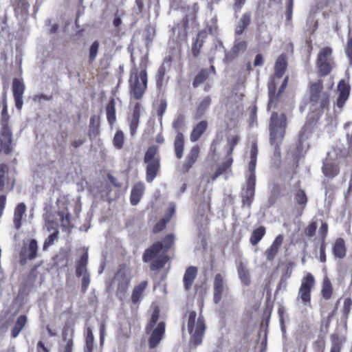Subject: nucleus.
Listing matches in <instances>:
<instances>
[{"instance_id": "47", "label": "nucleus", "mask_w": 352, "mask_h": 352, "mask_svg": "<svg viewBox=\"0 0 352 352\" xmlns=\"http://www.w3.org/2000/svg\"><path fill=\"white\" fill-rule=\"evenodd\" d=\"M124 138L123 132L121 131H117L113 140L114 146L118 149L122 148L124 144Z\"/></svg>"}, {"instance_id": "12", "label": "nucleus", "mask_w": 352, "mask_h": 352, "mask_svg": "<svg viewBox=\"0 0 352 352\" xmlns=\"http://www.w3.org/2000/svg\"><path fill=\"white\" fill-rule=\"evenodd\" d=\"M131 276L126 269L120 270L115 276L114 283L117 284V296L122 300L126 294Z\"/></svg>"}, {"instance_id": "59", "label": "nucleus", "mask_w": 352, "mask_h": 352, "mask_svg": "<svg viewBox=\"0 0 352 352\" xmlns=\"http://www.w3.org/2000/svg\"><path fill=\"white\" fill-rule=\"evenodd\" d=\"M293 6H294V1L293 0H287L286 16L288 20H290L292 19Z\"/></svg>"}, {"instance_id": "34", "label": "nucleus", "mask_w": 352, "mask_h": 352, "mask_svg": "<svg viewBox=\"0 0 352 352\" xmlns=\"http://www.w3.org/2000/svg\"><path fill=\"white\" fill-rule=\"evenodd\" d=\"M87 261L88 255L87 253H85L81 256L80 260L79 261L76 267V273L78 276H81L84 274H88L87 271Z\"/></svg>"}, {"instance_id": "9", "label": "nucleus", "mask_w": 352, "mask_h": 352, "mask_svg": "<svg viewBox=\"0 0 352 352\" xmlns=\"http://www.w3.org/2000/svg\"><path fill=\"white\" fill-rule=\"evenodd\" d=\"M341 151L332 148L328 153L322 167L323 173L329 177L336 176L340 170L339 164L341 160Z\"/></svg>"}, {"instance_id": "17", "label": "nucleus", "mask_w": 352, "mask_h": 352, "mask_svg": "<svg viewBox=\"0 0 352 352\" xmlns=\"http://www.w3.org/2000/svg\"><path fill=\"white\" fill-rule=\"evenodd\" d=\"M25 90V85L22 79L14 78L12 82V92L15 101V106L18 109L22 108L23 100V94Z\"/></svg>"}, {"instance_id": "62", "label": "nucleus", "mask_w": 352, "mask_h": 352, "mask_svg": "<svg viewBox=\"0 0 352 352\" xmlns=\"http://www.w3.org/2000/svg\"><path fill=\"white\" fill-rule=\"evenodd\" d=\"M238 141H239V138L237 136H232L229 138L228 142L230 145V148L228 154L231 155V153L234 149V147L238 143Z\"/></svg>"}, {"instance_id": "27", "label": "nucleus", "mask_w": 352, "mask_h": 352, "mask_svg": "<svg viewBox=\"0 0 352 352\" xmlns=\"http://www.w3.org/2000/svg\"><path fill=\"white\" fill-rule=\"evenodd\" d=\"M283 241V236L282 235H278L276 236L271 247L267 252V257L268 260H272L275 256L276 255L280 246L281 245Z\"/></svg>"}, {"instance_id": "48", "label": "nucleus", "mask_w": 352, "mask_h": 352, "mask_svg": "<svg viewBox=\"0 0 352 352\" xmlns=\"http://www.w3.org/2000/svg\"><path fill=\"white\" fill-rule=\"evenodd\" d=\"M167 107V103L166 100H161L158 104L157 114L159 116L160 122L162 124V116L164 114L166 109Z\"/></svg>"}, {"instance_id": "16", "label": "nucleus", "mask_w": 352, "mask_h": 352, "mask_svg": "<svg viewBox=\"0 0 352 352\" xmlns=\"http://www.w3.org/2000/svg\"><path fill=\"white\" fill-rule=\"evenodd\" d=\"M314 125L315 122H309L308 119L299 133V147L302 151L307 150L309 146V143L306 141L311 137Z\"/></svg>"}, {"instance_id": "58", "label": "nucleus", "mask_w": 352, "mask_h": 352, "mask_svg": "<svg viewBox=\"0 0 352 352\" xmlns=\"http://www.w3.org/2000/svg\"><path fill=\"white\" fill-rule=\"evenodd\" d=\"M246 48V43L243 41H236L234 46V50L236 52L245 50Z\"/></svg>"}, {"instance_id": "28", "label": "nucleus", "mask_w": 352, "mask_h": 352, "mask_svg": "<svg viewBox=\"0 0 352 352\" xmlns=\"http://www.w3.org/2000/svg\"><path fill=\"white\" fill-rule=\"evenodd\" d=\"M184 145V136L181 132H178L174 142L175 153L178 159H181L183 157Z\"/></svg>"}, {"instance_id": "2", "label": "nucleus", "mask_w": 352, "mask_h": 352, "mask_svg": "<svg viewBox=\"0 0 352 352\" xmlns=\"http://www.w3.org/2000/svg\"><path fill=\"white\" fill-rule=\"evenodd\" d=\"M258 148L256 143L252 144L250 151V162L248 165V171L245 175V183L242 190V201L244 206H250L254 197L256 175L255 168Z\"/></svg>"}, {"instance_id": "8", "label": "nucleus", "mask_w": 352, "mask_h": 352, "mask_svg": "<svg viewBox=\"0 0 352 352\" xmlns=\"http://www.w3.org/2000/svg\"><path fill=\"white\" fill-rule=\"evenodd\" d=\"M316 65L320 76L328 75L336 67L331 47H325L320 49L317 56Z\"/></svg>"}, {"instance_id": "22", "label": "nucleus", "mask_w": 352, "mask_h": 352, "mask_svg": "<svg viewBox=\"0 0 352 352\" xmlns=\"http://www.w3.org/2000/svg\"><path fill=\"white\" fill-rule=\"evenodd\" d=\"M144 192V185L143 183H137L133 188L131 193V203L132 205H137Z\"/></svg>"}, {"instance_id": "3", "label": "nucleus", "mask_w": 352, "mask_h": 352, "mask_svg": "<svg viewBox=\"0 0 352 352\" xmlns=\"http://www.w3.org/2000/svg\"><path fill=\"white\" fill-rule=\"evenodd\" d=\"M287 118L285 113H273L270 122V140L274 146V154L280 156L279 144L282 142L285 134Z\"/></svg>"}, {"instance_id": "10", "label": "nucleus", "mask_w": 352, "mask_h": 352, "mask_svg": "<svg viewBox=\"0 0 352 352\" xmlns=\"http://www.w3.org/2000/svg\"><path fill=\"white\" fill-rule=\"evenodd\" d=\"M15 170L6 164H0V190L11 191L15 184Z\"/></svg>"}, {"instance_id": "51", "label": "nucleus", "mask_w": 352, "mask_h": 352, "mask_svg": "<svg viewBox=\"0 0 352 352\" xmlns=\"http://www.w3.org/2000/svg\"><path fill=\"white\" fill-rule=\"evenodd\" d=\"M14 5L16 10H21L22 12H27L29 8V4L27 0H16Z\"/></svg>"}, {"instance_id": "40", "label": "nucleus", "mask_w": 352, "mask_h": 352, "mask_svg": "<svg viewBox=\"0 0 352 352\" xmlns=\"http://www.w3.org/2000/svg\"><path fill=\"white\" fill-rule=\"evenodd\" d=\"M182 28H180L179 25H177L173 28L174 34L177 32V38L183 41L186 36V28L188 26V16H186L183 20Z\"/></svg>"}, {"instance_id": "57", "label": "nucleus", "mask_w": 352, "mask_h": 352, "mask_svg": "<svg viewBox=\"0 0 352 352\" xmlns=\"http://www.w3.org/2000/svg\"><path fill=\"white\" fill-rule=\"evenodd\" d=\"M82 276V291L85 292L90 283L89 274H84Z\"/></svg>"}, {"instance_id": "21", "label": "nucleus", "mask_w": 352, "mask_h": 352, "mask_svg": "<svg viewBox=\"0 0 352 352\" xmlns=\"http://www.w3.org/2000/svg\"><path fill=\"white\" fill-rule=\"evenodd\" d=\"M26 211V206L24 203L19 204L14 212L13 223L16 229H19L21 226V220Z\"/></svg>"}, {"instance_id": "55", "label": "nucleus", "mask_w": 352, "mask_h": 352, "mask_svg": "<svg viewBox=\"0 0 352 352\" xmlns=\"http://www.w3.org/2000/svg\"><path fill=\"white\" fill-rule=\"evenodd\" d=\"M352 309V300L350 298H346L344 301L343 311L346 316Z\"/></svg>"}, {"instance_id": "5", "label": "nucleus", "mask_w": 352, "mask_h": 352, "mask_svg": "<svg viewBox=\"0 0 352 352\" xmlns=\"http://www.w3.org/2000/svg\"><path fill=\"white\" fill-rule=\"evenodd\" d=\"M186 327L190 334V341L195 345L200 344L205 333L206 325L202 316H197L195 311H188L186 314Z\"/></svg>"}, {"instance_id": "26", "label": "nucleus", "mask_w": 352, "mask_h": 352, "mask_svg": "<svg viewBox=\"0 0 352 352\" xmlns=\"http://www.w3.org/2000/svg\"><path fill=\"white\" fill-rule=\"evenodd\" d=\"M287 57L285 54L278 56L275 63V75L278 78H281L287 69Z\"/></svg>"}, {"instance_id": "63", "label": "nucleus", "mask_w": 352, "mask_h": 352, "mask_svg": "<svg viewBox=\"0 0 352 352\" xmlns=\"http://www.w3.org/2000/svg\"><path fill=\"white\" fill-rule=\"evenodd\" d=\"M328 231V226L327 223H324L321 225L319 229V234H322V239L324 241Z\"/></svg>"}, {"instance_id": "61", "label": "nucleus", "mask_w": 352, "mask_h": 352, "mask_svg": "<svg viewBox=\"0 0 352 352\" xmlns=\"http://www.w3.org/2000/svg\"><path fill=\"white\" fill-rule=\"evenodd\" d=\"M317 228V224L315 222L311 223L306 229V234L309 236H312Z\"/></svg>"}, {"instance_id": "41", "label": "nucleus", "mask_w": 352, "mask_h": 352, "mask_svg": "<svg viewBox=\"0 0 352 352\" xmlns=\"http://www.w3.org/2000/svg\"><path fill=\"white\" fill-rule=\"evenodd\" d=\"M322 295L324 298L328 300L331 298L332 294L331 283L328 278L323 280L322 287L321 290Z\"/></svg>"}, {"instance_id": "42", "label": "nucleus", "mask_w": 352, "mask_h": 352, "mask_svg": "<svg viewBox=\"0 0 352 352\" xmlns=\"http://www.w3.org/2000/svg\"><path fill=\"white\" fill-rule=\"evenodd\" d=\"M94 348V336L90 327H87L85 336V352H92Z\"/></svg>"}, {"instance_id": "30", "label": "nucleus", "mask_w": 352, "mask_h": 352, "mask_svg": "<svg viewBox=\"0 0 352 352\" xmlns=\"http://www.w3.org/2000/svg\"><path fill=\"white\" fill-rule=\"evenodd\" d=\"M238 274L243 284L245 285H249L250 284V273L247 265L243 263H239L238 266Z\"/></svg>"}, {"instance_id": "6", "label": "nucleus", "mask_w": 352, "mask_h": 352, "mask_svg": "<svg viewBox=\"0 0 352 352\" xmlns=\"http://www.w3.org/2000/svg\"><path fill=\"white\" fill-rule=\"evenodd\" d=\"M12 133L9 122L8 116L6 109H3L1 113V129H0V153L3 152L6 155L12 153Z\"/></svg>"}, {"instance_id": "53", "label": "nucleus", "mask_w": 352, "mask_h": 352, "mask_svg": "<svg viewBox=\"0 0 352 352\" xmlns=\"http://www.w3.org/2000/svg\"><path fill=\"white\" fill-rule=\"evenodd\" d=\"M207 77H208L207 72L201 71L195 77V79L193 82V86L195 87L199 86L200 84H201L204 81L205 79L207 78Z\"/></svg>"}, {"instance_id": "44", "label": "nucleus", "mask_w": 352, "mask_h": 352, "mask_svg": "<svg viewBox=\"0 0 352 352\" xmlns=\"http://www.w3.org/2000/svg\"><path fill=\"white\" fill-rule=\"evenodd\" d=\"M295 200L302 210L305 208L307 202V198L305 192L302 190H298L295 195Z\"/></svg>"}, {"instance_id": "25", "label": "nucleus", "mask_w": 352, "mask_h": 352, "mask_svg": "<svg viewBox=\"0 0 352 352\" xmlns=\"http://www.w3.org/2000/svg\"><path fill=\"white\" fill-rule=\"evenodd\" d=\"M333 254L338 258H343L346 256V247L344 239L338 238L335 241L333 246Z\"/></svg>"}, {"instance_id": "49", "label": "nucleus", "mask_w": 352, "mask_h": 352, "mask_svg": "<svg viewBox=\"0 0 352 352\" xmlns=\"http://www.w3.org/2000/svg\"><path fill=\"white\" fill-rule=\"evenodd\" d=\"M58 215L60 217L61 225L63 227L66 228L69 226V214L67 211H59Z\"/></svg>"}, {"instance_id": "50", "label": "nucleus", "mask_w": 352, "mask_h": 352, "mask_svg": "<svg viewBox=\"0 0 352 352\" xmlns=\"http://www.w3.org/2000/svg\"><path fill=\"white\" fill-rule=\"evenodd\" d=\"M205 34H206L205 32L199 33L197 41L192 46V49L194 56H197L199 54V50L202 46V41L199 42V38H204L205 36Z\"/></svg>"}, {"instance_id": "15", "label": "nucleus", "mask_w": 352, "mask_h": 352, "mask_svg": "<svg viewBox=\"0 0 352 352\" xmlns=\"http://www.w3.org/2000/svg\"><path fill=\"white\" fill-rule=\"evenodd\" d=\"M349 91L350 87L349 84L345 80H341L338 85L339 96L336 100V113H340L342 111V107L349 98Z\"/></svg>"}, {"instance_id": "7", "label": "nucleus", "mask_w": 352, "mask_h": 352, "mask_svg": "<svg viewBox=\"0 0 352 352\" xmlns=\"http://www.w3.org/2000/svg\"><path fill=\"white\" fill-rule=\"evenodd\" d=\"M160 316V310L157 307H155L153 311L149 322L146 327V331L148 333L152 331L151 336L149 339L150 348L155 347L162 339L165 332V324L163 322L158 323L157 327L153 329L155 323L158 320Z\"/></svg>"}, {"instance_id": "39", "label": "nucleus", "mask_w": 352, "mask_h": 352, "mask_svg": "<svg viewBox=\"0 0 352 352\" xmlns=\"http://www.w3.org/2000/svg\"><path fill=\"white\" fill-rule=\"evenodd\" d=\"M199 153V148L198 146H195L191 148L188 155L187 156L186 162V164H185V166L187 168H190L193 165V164L196 162V160L198 158Z\"/></svg>"}, {"instance_id": "11", "label": "nucleus", "mask_w": 352, "mask_h": 352, "mask_svg": "<svg viewBox=\"0 0 352 352\" xmlns=\"http://www.w3.org/2000/svg\"><path fill=\"white\" fill-rule=\"evenodd\" d=\"M315 284V278L311 273H308L302 279L298 293V300L307 305L311 301V291Z\"/></svg>"}, {"instance_id": "1", "label": "nucleus", "mask_w": 352, "mask_h": 352, "mask_svg": "<svg viewBox=\"0 0 352 352\" xmlns=\"http://www.w3.org/2000/svg\"><path fill=\"white\" fill-rule=\"evenodd\" d=\"M173 242V236L168 235L163 241V243L157 242L146 250L143 256L144 262L153 261L151 265L152 270L164 267L168 261L165 252L171 246Z\"/></svg>"}, {"instance_id": "43", "label": "nucleus", "mask_w": 352, "mask_h": 352, "mask_svg": "<svg viewBox=\"0 0 352 352\" xmlns=\"http://www.w3.org/2000/svg\"><path fill=\"white\" fill-rule=\"evenodd\" d=\"M38 245L35 239L30 240L27 248L28 257L30 259H34L37 256Z\"/></svg>"}, {"instance_id": "54", "label": "nucleus", "mask_w": 352, "mask_h": 352, "mask_svg": "<svg viewBox=\"0 0 352 352\" xmlns=\"http://www.w3.org/2000/svg\"><path fill=\"white\" fill-rule=\"evenodd\" d=\"M345 51L349 58V65L352 66V37L348 40Z\"/></svg>"}, {"instance_id": "36", "label": "nucleus", "mask_w": 352, "mask_h": 352, "mask_svg": "<svg viewBox=\"0 0 352 352\" xmlns=\"http://www.w3.org/2000/svg\"><path fill=\"white\" fill-rule=\"evenodd\" d=\"M232 158L231 157L230 155L228 154L225 162L219 167L214 175L212 176V179L214 180L217 177L229 169L232 164Z\"/></svg>"}, {"instance_id": "23", "label": "nucleus", "mask_w": 352, "mask_h": 352, "mask_svg": "<svg viewBox=\"0 0 352 352\" xmlns=\"http://www.w3.org/2000/svg\"><path fill=\"white\" fill-rule=\"evenodd\" d=\"M346 341L344 333L336 332L331 336V348L330 352H340L342 344Z\"/></svg>"}, {"instance_id": "35", "label": "nucleus", "mask_w": 352, "mask_h": 352, "mask_svg": "<svg viewBox=\"0 0 352 352\" xmlns=\"http://www.w3.org/2000/svg\"><path fill=\"white\" fill-rule=\"evenodd\" d=\"M210 102L211 100L209 97H206L201 100V102H200L199 105L197 107L195 113V119H200L204 115L207 109L210 106Z\"/></svg>"}, {"instance_id": "60", "label": "nucleus", "mask_w": 352, "mask_h": 352, "mask_svg": "<svg viewBox=\"0 0 352 352\" xmlns=\"http://www.w3.org/2000/svg\"><path fill=\"white\" fill-rule=\"evenodd\" d=\"M26 324V316H21L16 320V324L14 326L16 327V328L22 330L24 326Z\"/></svg>"}, {"instance_id": "24", "label": "nucleus", "mask_w": 352, "mask_h": 352, "mask_svg": "<svg viewBox=\"0 0 352 352\" xmlns=\"http://www.w3.org/2000/svg\"><path fill=\"white\" fill-rule=\"evenodd\" d=\"M175 205L173 203H170L168 208V212L164 215L163 219H162L159 223H157L154 227V232H157L161 231L166 226V224L170 221L172 217V215L175 212Z\"/></svg>"}, {"instance_id": "13", "label": "nucleus", "mask_w": 352, "mask_h": 352, "mask_svg": "<svg viewBox=\"0 0 352 352\" xmlns=\"http://www.w3.org/2000/svg\"><path fill=\"white\" fill-rule=\"evenodd\" d=\"M228 294V287L226 284L225 276L217 274L214 279V301L219 303L223 296Z\"/></svg>"}, {"instance_id": "14", "label": "nucleus", "mask_w": 352, "mask_h": 352, "mask_svg": "<svg viewBox=\"0 0 352 352\" xmlns=\"http://www.w3.org/2000/svg\"><path fill=\"white\" fill-rule=\"evenodd\" d=\"M321 82L318 81L311 86V100L314 103L319 104L321 108L326 107L329 104V96L326 93H320Z\"/></svg>"}, {"instance_id": "20", "label": "nucleus", "mask_w": 352, "mask_h": 352, "mask_svg": "<svg viewBox=\"0 0 352 352\" xmlns=\"http://www.w3.org/2000/svg\"><path fill=\"white\" fill-rule=\"evenodd\" d=\"M197 268L195 267H189L185 272V274L184 275V288L186 291L189 290L193 283L194 280L197 276Z\"/></svg>"}, {"instance_id": "19", "label": "nucleus", "mask_w": 352, "mask_h": 352, "mask_svg": "<svg viewBox=\"0 0 352 352\" xmlns=\"http://www.w3.org/2000/svg\"><path fill=\"white\" fill-rule=\"evenodd\" d=\"M148 285L146 280L142 281L136 285L132 292L131 301L133 303L136 304L142 300L143 298V294Z\"/></svg>"}, {"instance_id": "29", "label": "nucleus", "mask_w": 352, "mask_h": 352, "mask_svg": "<svg viewBox=\"0 0 352 352\" xmlns=\"http://www.w3.org/2000/svg\"><path fill=\"white\" fill-rule=\"evenodd\" d=\"M208 124L206 121H201L193 129L190 134V140L197 141L204 133L207 128Z\"/></svg>"}, {"instance_id": "18", "label": "nucleus", "mask_w": 352, "mask_h": 352, "mask_svg": "<svg viewBox=\"0 0 352 352\" xmlns=\"http://www.w3.org/2000/svg\"><path fill=\"white\" fill-rule=\"evenodd\" d=\"M146 164V181L151 182L157 176L160 164V160L144 162Z\"/></svg>"}, {"instance_id": "56", "label": "nucleus", "mask_w": 352, "mask_h": 352, "mask_svg": "<svg viewBox=\"0 0 352 352\" xmlns=\"http://www.w3.org/2000/svg\"><path fill=\"white\" fill-rule=\"evenodd\" d=\"M139 119L140 118H133L132 117L131 119V122H130V129H131V133L132 135H133L135 131H136V129H138V125H139Z\"/></svg>"}, {"instance_id": "46", "label": "nucleus", "mask_w": 352, "mask_h": 352, "mask_svg": "<svg viewBox=\"0 0 352 352\" xmlns=\"http://www.w3.org/2000/svg\"><path fill=\"white\" fill-rule=\"evenodd\" d=\"M52 229L54 230L53 232L49 235L47 239H46L44 242L43 249L45 250H47L48 247L50 246L54 243V241L58 236V230L57 229L56 226L55 227H52Z\"/></svg>"}, {"instance_id": "45", "label": "nucleus", "mask_w": 352, "mask_h": 352, "mask_svg": "<svg viewBox=\"0 0 352 352\" xmlns=\"http://www.w3.org/2000/svg\"><path fill=\"white\" fill-rule=\"evenodd\" d=\"M100 43L98 41H95L90 46L89 50V61L92 63L97 57Z\"/></svg>"}, {"instance_id": "64", "label": "nucleus", "mask_w": 352, "mask_h": 352, "mask_svg": "<svg viewBox=\"0 0 352 352\" xmlns=\"http://www.w3.org/2000/svg\"><path fill=\"white\" fill-rule=\"evenodd\" d=\"M140 104L136 102L134 105L132 117L140 118Z\"/></svg>"}, {"instance_id": "37", "label": "nucleus", "mask_w": 352, "mask_h": 352, "mask_svg": "<svg viewBox=\"0 0 352 352\" xmlns=\"http://www.w3.org/2000/svg\"><path fill=\"white\" fill-rule=\"evenodd\" d=\"M256 38L258 41L262 44H266L270 42L271 36L266 27L261 26L258 28Z\"/></svg>"}, {"instance_id": "4", "label": "nucleus", "mask_w": 352, "mask_h": 352, "mask_svg": "<svg viewBox=\"0 0 352 352\" xmlns=\"http://www.w3.org/2000/svg\"><path fill=\"white\" fill-rule=\"evenodd\" d=\"M144 61H146V57L142 58V69L138 72L136 68H134L131 71L129 79L130 94L136 100L142 97L147 86V74L145 65H143Z\"/></svg>"}, {"instance_id": "32", "label": "nucleus", "mask_w": 352, "mask_h": 352, "mask_svg": "<svg viewBox=\"0 0 352 352\" xmlns=\"http://www.w3.org/2000/svg\"><path fill=\"white\" fill-rule=\"evenodd\" d=\"M265 234V229L263 226H260L259 228L254 230L250 239V243L254 246L257 245L258 242L263 239Z\"/></svg>"}, {"instance_id": "52", "label": "nucleus", "mask_w": 352, "mask_h": 352, "mask_svg": "<svg viewBox=\"0 0 352 352\" xmlns=\"http://www.w3.org/2000/svg\"><path fill=\"white\" fill-rule=\"evenodd\" d=\"M184 123V117L179 116L173 123V127L175 129L177 133L182 129Z\"/></svg>"}, {"instance_id": "33", "label": "nucleus", "mask_w": 352, "mask_h": 352, "mask_svg": "<svg viewBox=\"0 0 352 352\" xmlns=\"http://www.w3.org/2000/svg\"><path fill=\"white\" fill-rule=\"evenodd\" d=\"M107 118L110 124H113L116 120L115 100L111 99L106 107Z\"/></svg>"}, {"instance_id": "31", "label": "nucleus", "mask_w": 352, "mask_h": 352, "mask_svg": "<svg viewBox=\"0 0 352 352\" xmlns=\"http://www.w3.org/2000/svg\"><path fill=\"white\" fill-rule=\"evenodd\" d=\"M251 16L248 13L244 14L239 21L235 33L237 35H241L245 29L249 25L250 23Z\"/></svg>"}, {"instance_id": "38", "label": "nucleus", "mask_w": 352, "mask_h": 352, "mask_svg": "<svg viewBox=\"0 0 352 352\" xmlns=\"http://www.w3.org/2000/svg\"><path fill=\"white\" fill-rule=\"evenodd\" d=\"M160 160L158 155V147L156 146H150L146 151L144 161V162Z\"/></svg>"}]
</instances>
